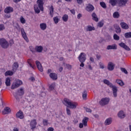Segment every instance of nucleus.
Listing matches in <instances>:
<instances>
[{"label":"nucleus","instance_id":"obj_1","mask_svg":"<svg viewBox=\"0 0 131 131\" xmlns=\"http://www.w3.org/2000/svg\"><path fill=\"white\" fill-rule=\"evenodd\" d=\"M36 4L34 7V11L37 14H39L40 11H43V4H45V0H37Z\"/></svg>","mask_w":131,"mask_h":131},{"label":"nucleus","instance_id":"obj_2","mask_svg":"<svg viewBox=\"0 0 131 131\" xmlns=\"http://www.w3.org/2000/svg\"><path fill=\"white\" fill-rule=\"evenodd\" d=\"M63 103L71 109H76L78 106V103L77 102H73L66 98L63 100Z\"/></svg>","mask_w":131,"mask_h":131},{"label":"nucleus","instance_id":"obj_3","mask_svg":"<svg viewBox=\"0 0 131 131\" xmlns=\"http://www.w3.org/2000/svg\"><path fill=\"white\" fill-rule=\"evenodd\" d=\"M103 82L105 83V84H107V85L110 86V88H112L113 91V95L114 98H116L117 97V91H118L117 87L115 85H113V84L110 82V81L107 79L103 80Z\"/></svg>","mask_w":131,"mask_h":131},{"label":"nucleus","instance_id":"obj_4","mask_svg":"<svg viewBox=\"0 0 131 131\" xmlns=\"http://www.w3.org/2000/svg\"><path fill=\"white\" fill-rule=\"evenodd\" d=\"M127 1L128 0H110V4L112 5V6H116V5H118L120 7L121 6H124L127 3Z\"/></svg>","mask_w":131,"mask_h":131},{"label":"nucleus","instance_id":"obj_5","mask_svg":"<svg viewBox=\"0 0 131 131\" xmlns=\"http://www.w3.org/2000/svg\"><path fill=\"white\" fill-rule=\"evenodd\" d=\"M23 82H22L20 80H16L12 83L11 89V90H15V89L19 88V86L23 84Z\"/></svg>","mask_w":131,"mask_h":131},{"label":"nucleus","instance_id":"obj_6","mask_svg":"<svg viewBox=\"0 0 131 131\" xmlns=\"http://www.w3.org/2000/svg\"><path fill=\"white\" fill-rule=\"evenodd\" d=\"M0 45L3 49L9 48V42L5 39H0Z\"/></svg>","mask_w":131,"mask_h":131},{"label":"nucleus","instance_id":"obj_7","mask_svg":"<svg viewBox=\"0 0 131 131\" xmlns=\"http://www.w3.org/2000/svg\"><path fill=\"white\" fill-rule=\"evenodd\" d=\"M109 102H110V98L105 97L101 99V100L99 101V104L101 106H105V105L109 104Z\"/></svg>","mask_w":131,"mask_h":131},{"label":"nucleus","instance_id":"obj_8","mask_svg":"<svg viewBox=\"0 0 131 131\" xmlns=\"http://www.w3.org/2000/svg\"><path fill=\"white\" fill-rule=\"evenodd\" d=\"M88 121H89V118L85 117L82 120V122L79 124L80 128H82L83 126L85 127L88 126Z\"/></svg>","mask_w":131,"mask_h":131},{"label":"nucleus","instance_id":"obj_9","mask_svg":"<svg viewBox=\"0 0 131 131\" xmlns=\"http://www.w3.org/2000/svg\"><path fill=\"white\" fill-rule=\"evenodd\" d=\"M20 32L22 37H23L24 39H25L27 42H28L29 40H28V37H27V34H26V32H25V30H24V28H22L20 29Z\"/></svg>","mask_w":131,"mask_h":131},{"label":"nucleus","instance_id":"obj_10","mask_svg":"<svg viewBox=\"0 0 131 131\" xmlns=\"http://www.w3.org/2000/svg\"><path fill=\"white\" fill-rule=\"evenodd\" d=\"M79 62H85L86 60V55L84 53H81L78 56Z\"/></svg>","mask_w":131,"mask_h":131},{"label":"nucleus","instance_id":"obj_11","mask_svg":"<svg viewBox=\"0 0 131 131\" xmlns=\"http://www.w3.org/2000/svg\"><path fill=\"white\" fill-rule=\"evenodd\" d=\"M117 116L120 119H123V118H125L126 115L123 111H120L117 114Z\"/></svg>","mask_w":131,"mask_h":131},{"label":"nucleus","instance_id":"obj_12","mask_svg":"<svg viewBox=\"0 0 131 131\" xmlns=\"http://www.w3.org/2000/svg\"><path fill=\"white\" fill-rule=\"evenodd\" d=\"M115 68V64L112 62H109L107 64V70L109 71H113Z\"/></svg>","mask_w":131,"mask_h":131},{"label":"nucleus","instance_id":"obj_13","mask_svg":"<svg viewBox=\"0 0 131 131\" xmlns=\"http://www.w3.org/2000/svg\"><path fill=\"white\" fill-rule=\"evenodd\" d=\"M36 120L33 119L31 121L30 123V126L31 127V129H34L36 127Z\"/></svg>","mask_w":131,"mask_h":131},{"label":"nucleus","instance_id":"obj_14","mask_svg":"<svg viewBox=\"0 0 131 131\" xmlns=\"http://www.w3.org/2000/svg\"><path fill=\"white\" fill-rule=\"evenodd\" d=\"M4 12L6 14H10V13H13L14 12V9L12 7L8 6L5 9Z\"/></svg>","mask_w":131,"mask_h":131},{"label":"nucleus","instance_id":"obj_15","mask_svg":"<svg viewBox=\"0 0 131 131\" xmlns=\"http://www.w3.org/2000/svg\"><path fill=\"white\" fill-rule=\"evenodd\" d=\"M119 46L121 48H123V49H124V50H126V51H130V48L128 47L127 45H126L123 42H121V43H119Z\"/></svg>","mask_w":131,"mask_h":131},{"label":"nucleus","instance_id":"obj_16","mask_svg":"<svg viewBox=\"0 0 131 131\" xmlns=\"http://www.w3.org/2000/svg\"><path fill=\"white\" fill-rule=\"evenodd\" d=\"M36 65L38 70L40 71V72H42L43 71V69L42 68L41 63H40V62L39 61H38V60L36 61Z\"/></svg>","mask_w":131,"mask_h":131},{"label":"nucleus","instance_id":"obj_17","mask_svg":"<svg viewBox=\"0 0 131 131\" xmlns=\"http://www.w3.org/2000/svg\"><path fill=\"white\" fill-rule=\"evenodd\" d=\"M43 50V47L41 46H37L35 48V51L37 53H41Z\"/></svg>","mask_w":131,"mask_h":131},{"label":"nucleus","instance_id":"obj_18","mask_svg":"<svg viewBox=\"0 0 131 131\" xmlns=\"http://www.w3.org/2000/svg\"><path fill=\"white\" fill-rule=\"evenodd\" d=\"M28 63L29 64L30 67L32 68V69H35V66L33 64V60L31 59H29L28 60Z\"/></svg>","mask_w":131,"mask_h":131},{"label":"nucleus","instance_id":"obj_19","mask_svg":"<svg viewBox=\"0 0 131 131\" xmlns=\"http://www.w3.org/2000/svg\"><path fill=\"white\" fill-rule=\"evenodd\" d=\"M117 46L115 44L112 45H108L106 47V50H117Z\"/></svg>","mask_w":131,"mask_h":131},{"label":"nucleus","instance_id":"obj_20","mask_svg":"<svg viewBox=\"0 0 131 131\" xmlns=\"http://www.w3.org/2000/svg\"><path fill=\"white\" fill-rule=\"evenodd\" d=\"M5 82L6 86H11V78L10 77L6 78Z\"/></svg>","mask_w":131,"mask_h":131},{"label":"nucleus","instance_id":"obj_21","mask_svg":"<svg viewBox=\"0 0 131 131\" xmlns=\"http://www.w3.org/2000/svg\"><path fill=\"white\" fill-rule=\"evenodd\" d=\"M86 11L88 12H92V11H94L95 10V8L94 6L91 4H88L86 8Z\"/></svg>","mask_w":131,"mask_h":131},{"label":"nucleus","instance_id":"obj_22","mask_svg":"<svg viewBox=\"0 0 131 131\" xmlns=\"http://www.w3.org/2000/svg\"><path fill=\"white\" fill-rule=\"evenodd\" d=\"M3 114H9V113H11V108L9 107H6L4 108V110L2 112Z\"/></svg>","mask_w":131,"mask_h":131},{"label":"nucleus","instance_id":"obj_23","mask_svg":"<svg viewBox=\"0 0 131 131\" xmlns=\"http://www.w3.org/2000/svg\"><path fill=\"white\" fill-rule=\"evenodd\" d=\"M16 117L20 118V119H23L24 118V115H23L22 112L19 111L16 113Z\"/></svg>","mask_w":131,"mask_h":131},{"label":"nucleus","instance_id":"obj_24","mask_svg":"<svg viewBox=\"0 0 131 131\" xmlns=\"http://www.w3.org/2000/svg\"><path fill=\"white\" fill-rule=\"evenodd\" d=\"M49 76L52 79H53V80H56V79L58 78V76L55 73H50Z\"/></svg>","mask_w":131,"mask_h":131},{"label":"nucleus","instance_id":"obj_25","mask_svg":"<svg viewBox=\"0 0 131 131\" xmlns=\"http://www.w3.org/2000/svg\"><path fill=\"white\" fill-rule=\"evenodd\" d=\"M112 123V118H108L106 119L104 122L105 125H110Z\"/></svg>","mask_w":131,"mask_h":131},{"label":"nucleus","instance_id":"obj_26","mask_svg":"<svg viewBox=\"0 0 131 131\" xmlns=\"http://www.w3.org/2000/svg\"><path fill=\"white\" fill-rule=\"evenodd\" d=\"M121 27L123 29H128V25L124 22H122L120 24Z\"/></svg>","mask_w":131,"mask_h":131},{"label":"nucleus","instance_id":"obj_27","mask_svg":"<svg viewBox=\"0 0 131 131\" xmlns=\"http://www.w3.org/2000/svg\"><path fill=\"white\" fill-rule=\"evenodd\" d=\"M39 26L41 30H46L47 29V24L45 23L40 24Z\"/></svg>","mask_w":131,"mask_h":131},{"label":"nucleus","instance_id":"obj_28","mask_svg":"<svg viewBox=\"0 0 131 131\" xmlns=\"http://www.w3.org/2000/svg\"><path fill=\"white\" fill-rule=\"evenodd\" d=\"M17 95L18 96H23V95H24V88H20L17 91Z\"/></svg>","mask_w":131,"mask_h":131},{"label":"nucleus","instance_id":"obj_29","mask_svg":"<svg viewBox=\"0 0 131 131\" xmlns=\"http://www.w3.org/2000/svg\"><path fill=\"white\" fill-rule=\"evenodd\" d=\"M55 86H56V84L55 83H52V84L49 85V90L50 92L52 91H54V90H55Z\"/></svg>","mask_w":131,"mask_h":131},{"label":"nucleus","instance_id":"obj_30","mask_svg":"<svg viewBox=\"0 0 131 131\" xmlns=\"http://www.w3.org/2000/svg\"><path fill=\"white\" fill-rule=\"evenodd\" d=\"M53 21L55 24H58V23H59L60 21V18L58 16H55L53 17Z\"/></svg>","mask_w":131,"mask_h":131},{"label":"nucleus","instance_id":"obj_31","mask_svg":"<svg viewBox=\"0 0 131 131\" xmlns=\"http://www.w3.org/2000/svg\"><path fill=\"white\" fill-rule=\"evenodd\" d=\"M69 16L67 14H64L62 17V19L63 20V22H67L68 21V19Z\"/></svg>","mask_w":131,"mask_h":131},{"label":"nucleus","instance_id":"obj_32","mask_svg":"<svg viewBox=\"0 0 131 131\" xmlns=\"http://www.w3.org/2000/svg\"><path fill=\"white\" fill-rule=\"evenodd\" d=\"M13 74H14V73L12 71H7L5 73V76H11Z\"/></svg>","mask_w":131,"mask_h":131},{"label":"nucleus","instance_id":"obj_33","mask_svg":"<svg viewBox=\"0 0 131 131\" xmlns=\"http://www.w3.org/2000/svg\"><path fill=\"white\" fill-rule=\"evenodd\" d=\"M82 95L83 100H86L88 97V93L86 92V91H83V92L82 93Z\"/></svg>","mask_w":131,"mask_h":131},{"label":"nucleus","instance_id":"obj_34","mask_svg":"<svg viewBox=\"0 0 131 131\" xmlns=\"http://www.w3.org/2000/svg\"><path fill=\"white\" fill-rule=\"evenodd\" d=\"M19 21L21 24H25L26 23V19L23 16L20 17Z\"/></svg>","mask_w":131,"mask_h":131},{"label":"nucleus","instance_id":"obj_35","mask_svg":"<svg viewBox=\"0 0 131 131\" xmlns=\"http://www.w3.org/2000/svg\"><path fill=\"white\" fill-rule=\"evenodd\" d=\"M92 17L93 20H94V21H96V22H98V21H99V19L98 18V17L97 16V14H96V13H93L92 14Z\"/></svg>","mask_w":131,"mask_h":131},{"label":"nucleus","instance_id":"obj_36","mask_svg":"<svg viewBox=\"0 0 131 131\" xmlns=\"http://www.w3.org/2000/svg\"><path fill=\"white\" fill-rule=\"evenodd\" d=\"M115 28L116 29V32L117 33H120V32H121V29H120V27H119L118 26H115Z\"/></svg>","mask_w":131,"mask_h":131},{"label":"nucleus","instance_id":"obj_37","mask_svg":"<svg viewBox=\"0 0 131 131\" xmlns=\"http://www.w3.org/2000/svg\"><path fill=\"white\" fill-rule=\"evenodd\" d=\"M50 14L51 15V17H53V15H54V7H53L52 6H51L50 8Z\"/></svg>","mask_w":131,"mask_h":131},{"label":"nucleus","instance_id":"obj_38","mask_svg":"<svg viewBox=\"0 0 131 131\" xmlns=\"http://www.w3.org/2000/svg\"><path fill=\"white\" fill-rule=\"evenodd\" d=\"M116 82H117V83H118V84H119V85H121V86L124 85V83L121 80L117 79Z\"/></svg>","mask_w":131,"mask_h":131},{"label":"nucleus","instance_id":"obj_39","mask_svg":"<svg viewBox=\"0 0 131 131\" xmlns=\"http://www.w3.org/2000/svg\"><path fill=\"white\" fill-rule=\"evenodd\" d=\"M19 67V64L18 62H14L13 66V70H17V69Z\"/></svg>","mask_w":131,"mask_h":131},{"label":"nucleus","instance_id":"obj_40","mask_svg":"<svg viewBox=\"0 0 131 131\" xmlns=\"http://www.w3.org/2000/svg\"><path fill=\"white\" fill-rule=\"evenodd\" d=\"M124 36L125 38H131V32H127L125 33Z\"/></svg>","mask_w":131,"mask_h":131},{"label":"nucleus","instance_id":"obj_41","mask_svg":"<svg viewBox=\"0 0 131 131\" xmlns=\"http://www.w3.org/2000/svg\"><path fill=\"white\" fill-rule=\"evenodd\" d=\"M93 30H95V27L91 26H88L87 27V31H93Z\"/></svg>","mask_w":131,"mask_h":131},{"label":"nucleus","instance_id":"obj_42","mask_svg":"<svg viewBox=\"0 0 131 131\" xmlns=\"http://www.w3.org/2000/svg\"><path fill=\"white\" fill-rule=\"evenodd\" d=\"M114 18H119V13L116 12L113 14Z\"/></svg>","mask_w":131,"mask_h":131},{"label":"nucleus","instance_id":"obj_43","mask_svg":"<svg viewBox=\"0 0 131 131\" xmlns=\"http://www.w3.org/2000/svg\"><path fill=\"white\" fill-rule=\"evenodd\" d=\"M114 39H115V40H119L120 37L118 35H117V34H115L114 35Z\"/></svg>","mask_w":131,"mask_h":131},{"label":"nucleus","instance_id":"obj_44","mask_svg":"<svg viewBox=\"0 0 131 131\" xmlns=\"http://www.w3.org/2000/svg\"><path fill=\"white\" fill-rule=\"evenodd\" d=\"M103 25H104V23L101 21L98 23L97 26L98 27L101 28V27H103Z\"/></svg>","mask_w":131,"mask_h":131},{"label":"nucleus","instance_id":"obj_45","mask_svg":"<svg viewBox=\"0 0 131 131\" xmlns=\"http://www.w3.org/2000/svg\"><path fill=\"white\" fill-rule=\"evenodd\" d=\"M100 6L102 7V8H103V9H106V4L104 2H101L100 3Z\"/></svg>","mask_w":131,"mask_h":131},{"label":"nucleus","instance_id":"obj_46","mask_svg":"<svg viewBox=\"0 0 131 131\" xmlns=\"http://www.w3.org/2000/svg\"><path fill=\"white\" fill-rule=\"evenodd\" d=\"M3 84H4V79L0 78V89L3 86Z\"/></svg>","mask_w":131,"mask_h":131},{"label":"nucleus","instance_id":"obj_47","mask_svg":"<svg viewBox=\"0 0 131 131\" xmlns=\"http://www.w3.org/2000/svg\"><path fill=\"white\" fill-rule=\"evenodd\" d=\"M5 25L4 24L0 25V31H3V30H5Z\"/></svg>","mask_w":131,"mask_h":131},{"label":"nucleus","instance_id":"obj_48","mask_svg":"<svg viewBox=\"0 0 131 131\" xmlns=\"http://www.w3.org/2000/svg\"><path fill=\"white\" fill-rule=\"evenodd\" d=\"M121 71H122V72H123L124 73H125V74H127V71H126V70L125 68H121Z\"/></svg>","mask_w":131,"mask_h":131},{"label":"nucleus","instance_id":"obj_49","mask_svg":"<svg viewBox=\"0 0 131 131\" xmlns=\"http://www.w3.org/2000/svg\"><path fill=\"white\" fill-rule=\"evenodd\" d=\"M67 114L68 115H71V111L69 108H67Z\"/></svg>","mask_w":131,"mask_h":131},{"label":"nucleus","instance_id":"obj_50","mask_svg":"<svg viewBox=\"0 0 131 131\" xmlns=\"http://www.w3.org/2000/svg\"><path fill=\"white\" fill-rule=\"evenodd\" d=\"M85 110L86 112H88L89 113H91L92 112V110H91L89 107H85Z\"/></svg>","mask_w":131,"mask_h":131},{"label":"nucleus","instance_id":"obj_51","mask_svg":"<svg viewBox=\"0 0 131 131\" xmlns=\"http://www.w3.org/2000/svg\"><path fill=\"white\" fill-rule=\"evenodd\" d=\"M43 125H48L49 124V122H48L47 120H43Z\"/></svg>","mask_w":131,"mask_h":131},{"label":"nucleus","instance_id":"obj_52","mask_svg":"<svg viewBox=\"0 0 131 131\" xmlns=\"http://www.w3.org/2000/svg\"><path fill=\"white\" fill-rule=\"evenodd\" d=\"M29 97H30L31 99H34V98H35V95H34V94L33 93H30L29 95Z\"/></svg>","mask_w":131,"mask_h":131},{"label":"nucleus","instance_id":"obj_53","mask_svg":"<svg viewBox=\"0 0 131 131\" xmlns=\"http://www.w3.org/2000/svg\"><path fill=\"white\" fill-rule=\"evenodd\" d=\"M87 69H88L90 71H92L93 70V67L91 64H88L87 66Z\"/></svg>","mask_w":131,"mask_h":131},{"label":"nucleus","instance_id":"obj_54","mask_svg":"<svg viewBox=\"0 0 131 131\" xmlns=\"http://www.w3.org/2000/svg\"><path fill=\"white\" fill-rule=\"evenodd\" d=\"M99 66H100V68H101V69H104V68H105V65H104V64H103V63H100Z\"/></svg>","mask_w":131,"mask_h":131},{"label":"nucleus","instance_id":"obj_55","mask_svg":"<svg viewBox=\"0 0 131 131\" xmlns=\"http://www.w3.org/2000/svg\"><path fill=\"white\" fill-rule=\"evenodd\" d=\"M5 18H6L7 19H10V18H11V14H5Z\"/></svg>","mask_w":131,"mask_h":131},{"label":"nucleus","instance_id":"obj_56","mask_svg":"<svg viewBox=\"0 0 131 131\" xmlns=\"http://www.w3.org/2000/svg\"><path fill=\"white\" fill-rule=\"evenodd\" d=\"M81 17H82V14H81V13L78 14L77 16V19H80Z\"/></svg>","mask_w":131,"mask_h":131},{"label":"nucleus","instance_id":"obj_57","mask_svg":"<svg viewBox=\"0 0 131 131\" xmlns=\"http://www.w3.org/2000/svg\"><path fill=\"white\" fill-rule=\"evenodd\" d=\"M70 11L71 12V13L73 15H75V10H74V9H72V10H70Z\"/></svg>","mask_w":131,"mask_h":131},{"label":"nucleus","instance_id":"obj_58","mask_svg":"<svg viewBox=\"0 0 131 131\" xmlns=\"http://www.w3.org/2000/svg\"><path fill=\"white\" fill-rule=\"evenodd\" d=\"M9 43H10V46H12V45H14V40L13 39H11L9 41Z\"/></svg>","mask_w":131,"mask_h":131},{"label":"nucleus","instance_id":"obj_59","mask_svg":"<svg viewBox=\"0 0 131 131\" xmlns=\"http://www.w3.org/2000/svg\"><path fill=\"white\" fill-rule=\"evenodd\" d=\"M77 2L78 3V4H79V5H81V4H82L83 2L82 1V0H77Z\"/></svg>","mask_w":131,"mask_h":131},{"label":"nucleus","instance_id":"obj_60","mask_svg":"<svg viewBox=\"0 0 131 131\" xmlns=\"http://www.w3.org/2000/svg\"><path fill=\"white\" fill-rule=\"evenodd\" d=\"M66 68H67L68 69H71V66H70V64H66Z\"/></svg>","mask_w":131,"mask_h":131},{"label":"nucleus","instance_id":"obj_61","mask_svg":"<svg viewBox=\"0 0 131 131\" xmlns=\"http://www.w3.org/2000/svg\"><path fill=\"white\" fill-rule=\"evenodd\" d=\"M84 62H80V67H84V63H83Z\"/></svg>","mask_w":131,"mask_h":131},{"label":"nucleus","instance_id":"obj_62","mask_svg":"<svg viewBox=\"0 0 131 131\" xmlns=\"http://www.w3.org/2000/svg\"><path fill=\"white\" fill-rule=\"evenodd\" d=\"M48 131H54V128H53V127H49L48 129Z\"/></svg>","mask_w":131,"mask_h":131},{"label":"nucleus","instance_id":"obj_63","mask_svg":"<svg viewBox=\"0 0 131 131\" xmlns=\"http://www.w3.org/2000/svg\"><path fill=\"white\" fill-rule=\"evenodd\" d=\"M90 61H91V62H94L95 61V59L93 58V57H91L90 58Z\"/></svg>","mask_w":131,"mask_h":131},{"label":"nucleus","instance_id":"obj_64","mask_svg":"<svg viewBox=\"0 0 131 131\" xmlns=\"http://www.w3.org/2000/svg\"><path fill=\"white\" fill-rule=\"evenodd\" d=\"M13 131H19V129H18V128L15 127L13 129Z\"/></svg>","mask_w":131,"mask_h":131}]
</instances>
